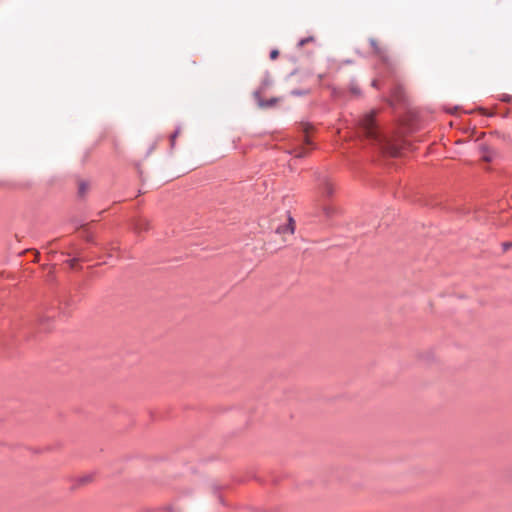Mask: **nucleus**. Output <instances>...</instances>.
<instances>
[{"mask_svg": "<svg viewBox=\"0 0 512 512\" xmlns=\"http://www.w3.org/2000/svg\"><path fill=\"white\" fill-rule=\"evenodd\" d=\"M502 246H503V250L506 251V250H508L509 248L512 247V242H504L502 244Z\"/></svg>", "mask_w": 512, "mask_h": 512, "instance_id": "obj_23", "label": "nucleus"}, {"mask_svg": "<svg viewBox=\"0 0 512 512\" xmlns=\"http://www.w3.org/2000/svg\"><path fill=\"white\" fill-rule=\"evenodd\" d=\"M67 262L69 263L70 268L75 269L76 268V264L78 262V259L77 258H71V259L67 260Z\"/></svg>", "mask_w": 512, "mask_h": 512, "instance_id": "obj_20", "label": "nucleus"}, {"mask_svg": "<svg viewBox=\"0 0 512 512\" xmlns=\"http://www.w3.org/2000/svg\"><path fill=\"white\" fill-rule=\"evenodd\" d=\"M322 79H323V75H322V74H320V75H319V80H322Z\"/></svg>", "mask_w": 512, "mask_h": 512, "instance_id": "obj_28", "label": "nucleus"}, {"mask_svg": "<svg viewBox=\"0 0 512 512\" xmlns=\"http://www.w3.org/2000/svg\"><path fill=\"white\" fill-rule=\"evenodd\" d=\"M56 309L54 307L45 308L37 315V321L42 331H48V322L55 317Z\"/></svg>", "mask_w": 512, "mask_h": 512, "instance_id": "obj_3", "label": "nucleus"}, {"mask_svg": "<svg viewBox=\"0 0 512 512\" xmlns=\"http://www.w3.org/2000/svg\"><path fill=\"white\" fill-rule=\"evenodd\" d=\"M149 226V221L145 218H139L134 224V228L137 232L147 231L149 230Z\"/></svg>", "mask_w": 512, "mask_h": 512, "instance_id": "obj_9", "label": "nucleus"}, {"mask_svg": "<svg viewBox=\"0 0 512 512\" xmlns=\"http://www.w3.org/2000/svg\"><path fill=\"white\" fill-rule=\"evenodd\" d=\"M309 93H310V89H293V90H291L290 95L295 96V97H301V96H306Z\"/></svg>", "mask_w": 512, "mask_h": 512, "instance_id": "obj_13", "label": "nucleus"}, {"mask_svg": "<svg viewBox=\"0 0 512 512\" xmlns=\"http://www.w3.org/2000/svg\"><path fill=\"white\" fill-rule=\"evenodd\" d=\"M308 151L305 149H301V151L296 155L299 158H303L307 155Z\"/></svg>", "mask_w": 512, "mask_h": 512, "instance_id": "obj_22", "label": "nucleus"}, {"mask_svg": "<svg viewBox=\"0 0 512 512\" xmlns=\"http://www.w3.org/2000/svg\"><path fill=\"white\" fill-rule=\"evenodd\" d=\"M479 111H480L483 115H487V116H489V117L493 116V114H488V113H486V110H485L484 108H482V107H480V108H479Z\"/></svg>", "mask_w": 512, "mask_h": 512, "instance_id": "obj_25", "label": "nucleus"}, {"mask_svg": "<svg viewBox=\"0 0 512 512\" xmlns=\"http://www.w3.org/2000/svg\"><path fill=\"white\" fill-rule=\"evenodd\" d=\"M317 190L322 199L330 198L334 193V187L328 175L319 173L316 177Z\"/></svg>", "mask_w": 512, "mask_h": 512, "instance_id": "obj_2", "label": "nucleus"}, {"mask_svg": "<svg viewBox=\"0 0 512 512\" xmlns=\"http://www.w3.org/2000/svg\"><path fill=\"white\" fill-rule=\"evenodd\" d=\"M306 142L308 145H312L311 141L308 138L306 139Z\"/></svg>", "mask_w": 512, "mask_h": 512, "instance_id": "obj_27", "label": "nucleus"}, {"mask_svg": "<svg viewBox=\"0 0 512 512\" xmlns=\"http://www.w3.org/2000/svg\"><path fill=\"white\" fill-rule=\"evenodd\" d=\"M272 83L273 82H272L269 72H266L261 81V84L257 90H261V94H262L264 91H266L272 85Z\"/></svg>", "mask_w": 512, "mask_h": 512, "instance_id": "obj_10", "label": "nucleus"}, {"mask_svg": "<svg viewBox=\"0 0 512 512\" xmlns=\"http://www.w3.org/2000/svg\"><path fill=\"white\" fill-rule=\"evenodd\" d=\"M253 98L256 101L258 107L260 109H269L277 105V103L281 100L278 97H272L268 100H265L261 96V90H255L253 92Z\"/></svg>", "mask_w": 512, "mask_h": 512, "instance_id": "obj_4", "label": "nucleus"}, {"mask_svg": "<svg viewBox=\"0 0 512 512\" xmlns=\"http://www.w3.org/2000/svg\"><path fill=\"white\" fill-rule=\"evenodd\" d=\"M321 210L326 218H331L334 214V209L331 206H328L326 204H323L321 206Z\"/></svg>", "mask_w": 512, "mask_h": 512, "instance_id": "obj_14", "label": "nucleus"}, {"mask_svg": "<svg viewBox=\"0 0 512 512\" xmlns=\"http://www.w3.org/2000/svg\"><path fill=\"white\" fill-rule=\"evenodd\" d=\"M218 499H219V502H220L222 505H224V504H225V503H224V499L222 498V496H221V495H218Z\"/></svg>", "mask_w": 512, "mask_h": 512, "instance_id": "obj_26", "label": "nucleus"}, {"mask_svg": "<svg viewBox=\"0 0 512 512\" xmlns=\"http://www.w3.org/2000/svg\"><path fill=\"white\" fill-rule=\"evenodd\" d=\"M378 85H379V80L378 79L372 80V82H371V86L372 87L378 88Z\"/></svg>", "mask_w": 512, "mask_h": 512, "instance_id": "obj_24", "label": "nucleus"}, {"mask_svg": "<svg viewBox=\"0 0 512 512\" xmlns=\"http://www.w3.org/2000/svg\"><path fill=\"white\" fill-rule=\"evenodd\" d=\"M359 127L367 139L377 143H383L385 141V136L376 121L375 110H371L359 119Z\"/></svg>", "mask_w": 512, "mask_h": 512, "instance_id": "obj_1", "label": "nucleus"}, {"mask_svg": "<svg viewBox=\"0 0 512 512\" xmlns=\"http://www.w3.org/2000/svg\"><path fill=\"white\" fill-rule=\"evenodd\" d=\"M315 39L313 36H308V37H305V38H302L298 41L297 43V47L298 48H301L303 47L305 44L307 43H310V42H313Z\"/></svg>", "mask_w": 512, "mask_h": 512, "instance_id": "obj_15", "label": "nucleus"}, {"mask_svg": "<svg viewBox=\"0 0 512 512\" xmlns=\"http://www.w3.org/2000/svg\"><path fill=\"white\" fill-rule=\"evenodd\" d=\"M369 44L373 49V53L377 55L385 64L389 65V57L386 54V51L382 49L375 38H369Z\"/></svg>", "mask_w": 512, "mask_h": 512, "instance_id": "obj_6", "label": "nucleus"}, {"mask_svg": "<svg viewBox=\"0 0 512 512\" xmlns=\"http://www.w3.org/2000/svg\"><path fill=\"white\" fill-rule=\"evenodd\" d=\"M391 97H392L393 101H395L397 103H401L404 101L405 93H404V88L402 87V85L397 84L391 89Z\"/></svg>", "mask_w": 512, "mask_h": 512, "instance_id": "obj_7", "label": "nucleus"}, {"mask_svg": "<svg viewBox=\"0 0 512 512\" xmlns=\"http://www.w3.org/2000/svg\"><path fill=\"white\" fill-rule=\"evenodd\" d=\"M88 191V183L86 181H80L78 185V197L83 198Z\"/></svg>", "mask_w": 512, "mask_h": 512, "instance_id": "obj_12", "label": "nucleus"}, {"mask_svg": "<svg viewBox=\"0 0 512 512\" xmlns=\"http://www.w3.org/2000/svg\"><path fill=\"white\" fill-rule=\"evenodd\" d=\"M288 223L285 224V225H279L276 229H275V232L277 234H285V233H289V234H293L294 233V220L291 216L288 217Z\"/></svg>", "mask_w": 512, "mask_h": 512, "instance_id": "obj_8", "label": "nucleus"}, {"mask_svg": "<svg viewBox=\"0 0 512 512\" xmlns=\"http://www.w3.org/2000/svg\"><path fill=\"white\" fill-rule=\"evenodd\" d=\"M163 512H177L173 506H167L162 509Z\"/></svg>", "mask_w": 512, "mask_h": 512, "instance_id": "obj_21", "label": "nucleus"}, {"mask_svg": "<svg viewBox=\"0 0 512 512\" xmlns=\"http://www.w3.org/2000/svg\"><path fill=\"white\" fill-rule=\"evenodd\" d=\"M180 133V128H177L170 136V143H171V147L173 148L174 145H175V139L176 137L179 135Z\"/></svg>", "mask_w": 512, "mask_h": 512, "instance_id": "obj_17", "label": "nucleus"}, {"mask_svg": "<svg viewBox=\"0 0 512 512\" xmlns=\"http://www.w3.org/2000/svg\"><path fill=\"white\" fill-rule=\"evenodd\" d=\"M279 56V50L278 49H272L270 51L269 57L271 60H275Z\"/></svg>", "mask_w": 512, "mask_h": 512, "instance_id": "obj_19", "label": "nucleus"}, {"mask_svg": "<svg viewBox=\"0 0 512 512\" xmlns=\"http://www.w3.org/2000/svg\"><path fill=\"white\" fill-rule=\"evenodd\" d=\"M73 303H74V301L72 299L60 300L59 304L61 306L64 305V307H61L60 309H62L63 313H65V309L72 306Z\"/></svg>", "mask_w": 512, "mask_h": 512, "instance_id": "obj_16", "label": "nucleus"}, {"mask_svg": "<svg viewBox=\"0 0 512 512\" xmlns=\"http://www.w3.org/2000/svg\"><path fill=\"white\" fill-rule=\"evenodd\" d=\"M479 151L481 153V159L485 162H492L497 155V152L493 148L484 143L479 145Z\"/></svg>", "mask_w": 512, "mask_h": 512, "instance_id": "obj_5", "label": "nucleus"}, {"mask_svg": "<svg viewBox=\"0 0 512 512\" xmlns=\"http://www.w3.org/2000/svg\"><path fill=\"white\" fill-rule=\"evenodd\" d=\"M349 89H350V92L357 97L361 96V94H362L360 87L358 86L357 82L354 79H352L350 81Z\"/></svg>", "mask_w": 512, "mask_h": 512, "instance_id": "obj_11", "label": "nucleus"}, {"mask_svg": "<svg viewBox=\"0 0 512 512\" xmlns=\"http://www.w3.org/2000/svg\"><path fill=\"white\" fill-rule=\"evenodd\" d=\"M91 479H92L91 475H86V476H83V477L79 478L78 481H79L80 484H85V483L90 482Z\"/></svg>", "mask_w": 512, "mask_h": 512, "instance_id": "obj_18", "label": "nucleus"}]
</instances>
